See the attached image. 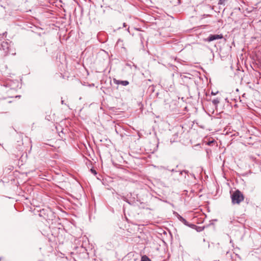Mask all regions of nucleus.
<instances>
[{"mask_svg":"<svg viewBox=\"0 0 261 261\" xmlns=\"http://www.w3.org/2000/svg\"><path fill=\"white\" fill-rule=\"evenodd\" d=\"M212 94H213V95H215V93L213 92H212Z\"/></svg>","mask_w":261,"mask_h":261,"instance_id":"12","label":"nucleus"},{"mask_svg":"<svg viewBox=\"0 0 261 261\" xmlns=\"http://www.w3.org/2000/svg\"><path fill=\"white\" fill-rule=\"evenodd\" d=\"M231 69L234 71V74L239 77L243 78L244 70L242 66H231Z\"/></svg>","mask_w":261,"mask_h":261,"instance_id":"2","label":"nucleus"},{"mask_svg":"<svg viewBox=\"0 0 261 261\" xmlns=\"http://www.w3.org/2000/svg\"><path fill=\"white\" fill-rule=\"evenodd\" d=\"M183 172L187 173V172L186 171H180V174L182 175Z\"/></svg>","mask_w":261,"mask_h":261,"instance_id":"11","label":"nucleus"},{"mask_svg":"<svg viewBox=\"0 0 261 261\" xmlns=\"http://www.w3.org/2000/svg\"><path fill=\"white\" fill-rule=\"evenodd\" d=\"M212 94H213V95H215V93L213 92H212Z\"/></svg>","mask_w":261,"mask_h":261,"instance_id":"13","label":"nucleus"},{"mask_svg":"<svg viewBox=\"0 0 261 261\" xmlns=\"http://www.w3.org/2000/svg\"><path fill=\"white\" fill-rule=\"evenodd\" d=\"M231 202L233 204H239L244 199L243 193L237 190L231 195Z\"/></svg>","mask_w":261,"mask_h":261,"instance_id":"1","label":"nucleus"},{"mask_svg":"<svg viewBox=\"0 0 261 261\" xmlns=\"http://www.w3.org/2000/svg\"><path fill=\"white\" fill-rule=\"evenodd\" d=\"M114 82L117 85H122L123 86H127L129 84V82L127 81H120L117 80L115 79H114Z\"/></svg>","mask_w":261,"mask_h":261,"instance_id":"6","label":"nucleus"},{"mask_svg":"<svg viewBox=\"0 0 261 261\" xmlns=\"http://www.w3.org/2000/svg\"><path fill=\"white\" fill-rule=\"evenodd\" d=\"M141 261H151L146 255H143L141 257Z\"/></svg>","mask_w":261,"mask_h":261,"instance_id":"8","label":"nucleus"},{"mask_svg":"<svg viewBox=\"0 0 261 261\" xmlns=\"http://www.w3.org/2000/svg\"><path fill=\"white\" fill-rule=\"evenodd\" d=\"M212 94H213V95H215V93L213 92H212Z\"/></svg>","mask_w":261,"mask_h":261,"instance_id":"14","label":"nucleus"},{"mask_svg":"<svg viewBox=\"0 0 261 261\" xmlns=\"http://www.w3.org/2000/svg\"><path fill=\"white\" fill-rule=\"evenodd\" d=\"M222 38H223V35L221 34H220V35H218V34L211 35L207 39V40L209 42H211V41H214L215 40L222 39Z\"/></svg>","mask_w":261,"mask_h":261,"instance_id":"4","label":"nucleus"},{"mask_svg":"<svg viewBox=\"0 0 261 261\" xmlns=\"http://www.w3.org/2000/svg\"><path fill=\"white\" fill-rule=\"evenodd\" d=\"M9 48V45L7 42H3L1 44V49L3 50L5 53H8Z\"/></svg>","mask_w":261,"mask_h":261,"instance_id":"5","label":"nucleus"},{"mask_svg":"<svg viewBox=\"0 0 261 261\" xmlns=\"http://www.w3.org/2000/svg\"><path fill=\"white\" fill-rule=\"evenodd\" d=\"M177 218L180 222L184 223L185 225L189 226V227H191L193 229H196L197 227V226L195 224H190L185 219H184L179 215H178Z\"/></svg>","mask_w":261,"mask_h":261,"instance_id":"3","label":"nucleus"},{"mask_svg":"<svg viewBox=\"0 0 261 261\" xmlns=\"http://www.w3.org/2000/svg\"><path fill=\"white\" fill-rule=\"evenodd\" d=\"M225 0H219L218 4L219 5H224Z\"/></svg>","mask_w":261,"mask_h":261,"instance_id":"9","label":"nucleus"},{"mask_svg":"<svg viewBox=\"0 0 261 261\" xmlns=\"http://www.w3.org/2000/svg\"><path fill=\"white\" fill-rule=\"evenodd\" d=\"M91 170L92 173H93L94 174L96 175L97 174V173L95 170L91 169Z\"/></svg>","mask_w":261,"mask_h":261,"instance_id":"10","label":"nucleus"},{"mask_svg":"<svg viewBox=\"0 0 261 261\" xmlns=\"http://www.w3.org/2000/svg\"><path fill=\"white\" fill-rule=\"evenodd\" d=\"M220 102V99L217 98L216 99H214L212 100V103H213V105H214L215 106H217L218 104Z\"/></svg>","mask_w":261,"mask_h":261,"instance_id":"7","label":"nucleus"}]
</instances>
